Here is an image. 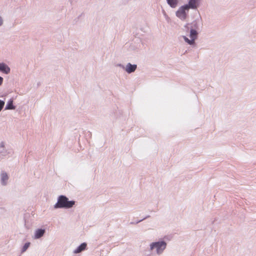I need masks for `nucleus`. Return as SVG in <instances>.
I'll return each instance as SVG.
<instances>
[{
  "mask_svg": "<svg viewBox=\"0 0 256 256\" xmlns=\"http://www.w3.org/2000/svg\"><path fill=\"white\" fill-rule=\"evenodd\" d=\"M200 0H189L188 4H186L188 9H196L199 5Z\"/></svg>",
  "mask_w": 256,
  "mask_h": 256,
  "instance_id": "20e7f679",
  "label": "nucleus"
},
{
  "mask_svg": "<svg viewBox=\"0 0 256 256\" xmlns=\"http://www.w3.org/2000/svg\"><path fill=\"white\" fill-rule=\"evenodd\" d=\"M189 9L188 6L186 4L180 6L176 12V16L182 20H184L186 18V12H188Z\"/></svg>",
  "mask_w": 256,
  "mask_h": 256,
  "instance_id": "f03ea898",
  "label": "nucleus"
},
{
  "mask_svg": "<svg viewBox=\"0 0 256 256\" xmlns=\"http://www.w3.org/2000/svg\"><path fill=\"white\" fill-rule=\"evenodd\" d=\"M136 68V64H132L130 63H128L126 68V70L128 73H131L134 72Z\"/></svg>",
  "mask_w": 256,
  "mask_h": 256,
  "instance_id": "39448f33",
  "label": "nucleus"
},
{
  "mask_svg": "<svg viewBox=\"0 0 256 256\" xmlns=\"http://www.w3.org/2000/svg\"><path fill=\"white\" fill-rule=\"evenodd\" d=\"M184 41L186 42L188 44H189L190 45H192L193 44L194 42V40H189L186 36H182Z\"/></svg>",
  "mask_w": 256,
  "mask_h": 256,
  "instance_id": "4468645a",
  "label": "nucleus"
},
{
  "mask_svg": "<svg viewBox=\"0 0 256 256\" xmlns=\"http://www.w3.org/2000/svg\"><path fill=\"white\" fill-rule=\"evenodd\" d=\"M30 243L28 242V243H26L24 245V247H23V248H22V251L23 252H24L26 250V249L28 248V246H30Z\"/></svg>",
  "mask_w": 256,
  "mask_h": 256,
  "instance_id": "dca6fc26",
  "label": "nucleus"
},
{
  "mask_svg": "<svg viewBox=\"0 0 256 256\" xmlns=\"http://www.w3.org/2000/svg\"><path fill=\"white\" fill-rule=\"evenodd\" d=\"M86 246L87 244L85 242L82 244L76 250H74V253L78 254L84 250L86 248Z\"/></svg>",
  "mask_w": 256,
  "mask_h": 256,
  "instance_id": "6e6552de",
  "label": "nucleus"
},
{
  "mask_svg": "<svg viewBox=\"0 0 256 256\" xmlns=\"http://www.w3.org/2000/svg\"><path fill=\"white\" fill-rule=\"evenodd\" d=\"M8 180V176L6 174H2V182L4 184V181H6Z\"/></svg>",
  "mask_w": 256,
  "mask_h": 256,
  "instance_id": "2eb2a0df",
  "label": "nucleus"
},
{
  "mask_svg": "<svg viewBox=\"0 0 256 256\" xmlns=\"http://www.w3.org/2000/svg\"><path fill=\"white\" fill-rule=\"evenodd\" d=\"M168 4L172 8L176 6L178 4V0H166Z\"/></svg>",
  "mask_w": 256,
  "mask_h": 256,
  "instance_id": "9b49d317",
  "label": "nucleus"
},
{
  "mask_svg": "<svg viewBox=\"0 0 256 256\" xmlns=\"http://www.w3.org/2000/svg\"><path fill=\"white\" fill-rule=\"evenodd\" d=\"M172 238V235H168L164 237L162 240H161V252L164 250L166 246V242H169L171 240Z\"/></svg>",
  "mask_w": 256,
  "mask_h": 256,
  "instance_id": "7ed1b4c3",
  "label": "nucleus"
},
{
  "mask_svg": "<svg viewBox=\"0 0 256 256\" xmlns=\"http://www.w3.org/2000/svg\"><path fill=\"white\" fill-rule=\"evenodd\" d=\"M2 80H3V78L0 76V85H1V84H2Z\"/></svg>",
  "mask_w": 256,
  "mask_h": 256,
  "instance_id": "f3484780",
  "label": "nucleus"
},
{
  "mask_svg": "<svg viewBox=\"0 0 256 256\" xmlns=\"http://www.w3.org/2000/svg\"><path fill=\"white\" fill-rule=\"evenodd\" d=\"M192 25V27L194 28V29L196 30L199 28L200 24L198 20H196L194 22H193Z\"/></svg>",
  "mask_w": 256,
  "mask_h": 256,
  "instance_id": "ddd939ff",
  "label": "nucleus"
},
{
  "mask_svg": "<svg viewBox=\"0 0 256 256\" xmlns=\"http://www.w3.org/2000/svg\"><path fill=\"white\" fill-rule=\"evenodd\" d=\"M2 24V18L0 17V26H1Z\"/></svg>",
  "mask_w": 256,
  "mask_h": 256,
  "instance_id": "a211bd4d",
  "label": "nucleus"
},
{
  "mask_svg": "<svg viewBox=\"0 0 256 256\" xmlns=\"http://www.w3.org/2000/svg\"><path fill=\"white\" fill-rule=\"evenodd\" d=\"M74 201H69L68 198L64 196H60L58 198L57 203L55 204L56 208H70L74 204Z\"/></svg>",
  "mask_w": 256,
  "mask_h": 256,
  "instance_id": "f257e3e1",
  "label": "nucleus"
},
{
  "mask_svg": "<svg viewBox=\"0 0 256 256\" xmlns=\"http://www.w3.org/2000/svg\"><path fill=\"white\" fill-rule=\"evenodd\" d=\"M15 108V107L13 106V100H10L6 107V110H14Z\"/></svg>",
  "mask_w": 256,
  "mask_h": 256,
  "instance_id": "f8f14e48",
  "label": "nucleus"
},
{
  "mask_svg": "<svg viewBox=\"0 0 256 256\" xmlns=\"http://www.w3.org/2000/svg\"><path fill=\"white\" fill-rule=\"evenodd\" d=\"M44 233V230L42 229H38L36 230L35 233V238H38L42 236Z\"/></svg>",
  "mask_w": 256,
  "mask_h": 256,
  "instance_id": "9d476101",
  "label": "nucleus"
},
{
  "mask_svg": "<svg viewBox=\"0 0 256 256\" xmlns=\"http://www.w3.org/2000/svg\"><path fill=\"white\" fill-rule=\"evenodd\" d=\"M0 70L6 74H8L10 71V68L4 64H0Z\"/></svg>",
  "mask_w": 256,
  "mask_h": 256,
  "instance_id": "1a4fd4ad",
  "label": "nucleus"
},
{
  "mask_svg": "<svg viewBox=\"0 0 256 256\" xmlns=\"http://www.w3.org/2000/svg\"><path fill=\"white\" fill-rule=\"evenodd\" d=\"M198 32L194 28H191L190 30V37L192 40H194H194L197 38L198 36Z\"/></svg>",
  "mask_w": 256,
  "mask_h": 256,
  "instance_id": "423d86ee",
  "label": "nucleus"
},
{
  "mask_svg": "<svg viewBox=\"0 0 256 256\" xmlns=\"http://www.w3.org/2000/svg\"><path fill=\"white\" fill-rule=\"evenodd\" d=\"M154 249L156 250V251L158 254L159 253V250H160V242H153L150 244V250H152Z\"/></svg>",
  "mask_w": 256,
  "mask_h": 256,
  "instance_id": "0eeeda50",
  "label": "nucleus"
}]
</instances>
